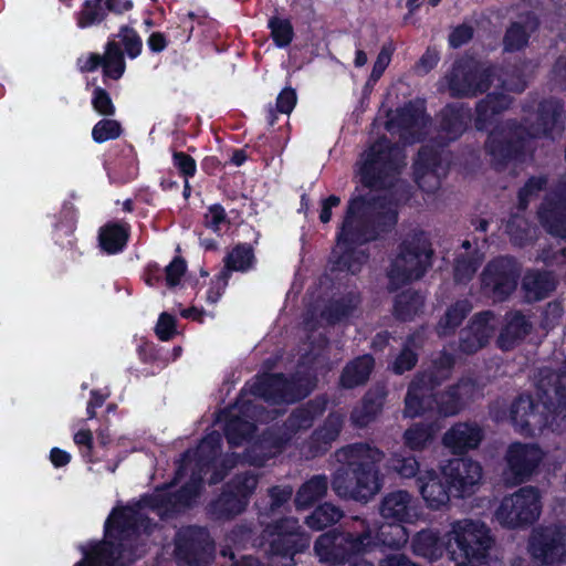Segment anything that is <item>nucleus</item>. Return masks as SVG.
I'll use <instances>...</instances> for the list:
<instances>
[{"mask_svg": "<svg viewBox=\"0 0 566 566\" xmlns=\"http://www.w3.org/2000/svg\"><path fill=\"white\" fill-rule=\"evenodd\" d=\"M441 475L458 496H467L474 493L480 484L482 467L471 459H453L441 467Z\"/></svg>", "mask_w": 566, "mask_h": 566, "instance_id": "13", "label": "nucleus"}, {"mask_svg": "<svg viewBox=\"0 0 566 566\" xmlns=\"http://www.w3.org/2000/svg\"><path fill=\"white\" fill-rule=\"evenodd\" d=\"M485 287H490L496 300H503L516 287V270L510 259L491 262L483 272Z\"/></svg>", "mask_w": 566, "mask_h": 566, "instance_id": "15", "label": "nucleus"}, {"mask_svg": "<svg viewBox=\"0 0 566 566\" xmlns=\"http://www.w3.org/2000/svg\"><path fill=\"white\" fill-rule=\"evenodd\" d=\"M128 239V230L124 226L108 224L101 230L99 242L107 253L120 251Z\"/></svg>", "mask_w": 566, "mask_h": 566, "instance_id": "28", "label": "nucleus"}, {"mask_svg": "<svg viewBox=\"0 0 566 566\" xmlns=\"http://www.w3.org/2000/svg\"><path fill=\"white\" fill-rule=\"evenodd\" d=\"M476 269V262H467L464 260H458L455 264V279L458 281H465L475 273Z\"/></svg>", "mask_w": 566, "mask_h": 566, "instance_id": "58", "label": "nucleus"}, {"mask_svg": "<svg viewBox=\"0 0 566 566\" xmlns=\"http://www.w3.org/2000/svg\"><path fill=\"white\" fill-rule=\"evenodd\" d=\"M358 303V297L352 295L346 304L335 305V308L331 310L327 315L328 322H335L340 319L343 316L348 314Z\"/></svg>", "mask_w": 566, "mask_h": 566, "instance_id": "54", "label": "nucleus"}, {"mask_svg": "<svg viewBox=\"0 0 566 566\" xmlns=\"http://www.w3.org/2000/svg\"><path fill=\"white\" fill-rule=\"evenodd\" d=\"M296 93L292 88H284L277 96L276 107L280 113L290 114L296 104Z\"/></svg>", "mask_w": 566, "mask_h": 566, "instance_id": "52", "label": "nucleus"}, {"mask_svg": "<svg viewBox=\"0 0 566 566\" xmlns=\"http://www.w3.org/2000/svg\"><path fill=\"white\" fill-rule=\"evenodd\" d=\"M268 533L271 552L276 555H293L310 544L307 536L298 532V524L294 518L277 523Z\"/></svg>", "mask_w": 566, "mask_h": 566, "instance_id": "14", "label": "nucleus"}, {"mask_svg": "<svg viewBox=\"0 0 566 566\" xmlns=\"http://www.w3.org/2000/svg\"><path fill=\"white\" fill-rule=\"evenodd\" d=\"M495 327L496 321L491 313L476 315L470 325L467 337L462 340V350L471 354L482 348L493 336Z\"/></svg>", "mask_w": 566, "mask_h": 566, "instance_id": "21", "label": "nucleus"}, {"mask_svg": "<svg viewBox=\"0 0 566 566\" xmlns=\"http://www.w3.org/2000/svg\"><path fill=\"white\" fill-rule=\"evenodd\" d=\"M50 459L55 467H63L70 462L71 455L66 451L53 448L50 453Z\"/></svg>", "mask_w": 566, "mask_h": 566, "instance_id": "62", "label": "nucleus"}, {"mask_svg": "<svg viewBox=\"0 0 566 566\" xmlns=\"http://www.w3.org/2000/svg\"><path fill=\"white\" fill-rule=\"evenodd\" d=\"M368 528L360 536L323 534L315 543V552L326 563H349V566H374L364 558L376 541Z\"/></svg>", "mask_w": 566, "mask_h": 566, "instance_id": "7", "label": "nucleus"}, {"mask_svg": "<svg viewBox=\"0 0 566 566\" xmlns=\"http://www.w3.org/2000/svg\"><path fill=\"white\" fill-rule=\"evenodd\" d=\"M175 319L172 316L163 313L156 325V334L161 340H168L175 334Z\"/></svg>", "mask_w": 566, "mask_h": 566, "instance_id": "51", "label": "nucleus"}, {"mask_svg": "<svg viewBox=\"0 0 566 566\" xmlns=\"http://www.w3.org/2000/svg\"><path fill=\"white\" fill-rule=\"evenodd\" d=\"M444 538V548L450 558L464 559L469 565L484 562L493 543L489 527L471 518L452 522Z\"/></svg>", "mask_w": 566, "mask_h": 566, "instance_id": "5", "label": "nucleus"}, {"mask_svg": "<svg viewBox=\"0 0 566 566\" xmlns=\"http://www.w3.org/2000/svg\"><path fill=\"white\" fill-rule=\"evenodd\" d=\"M390 60L391 51L389 48L384 46L378 53L369 81L377 82L385 72V70L387 69V66L389 65Z\"/></svg>", "mask_w": 566, "mask_h": 566, "instance_id": "47", "label": "nucleus"}, {"mask_svg": "<svg viewBox=\"0 0 566 566\" xmlns=\"http://www.w3.org/2000/svg\"><path fill=\"white\" fill-rule=\"evenodd\" d=\"M528 552L532 557L543 565L559 566L566 563V531L551 526L533 532Z\"/></svg>", "mask_w": 566, "mask_h": 566, "instance_id": "12", "label": "nucleus"}, {"mask_svg": "<svg viewBox=\"0 0 566 566\" xmlns=\"http://www.w3.org/2000/svg\"><path fill=\"white\" fill-rule=\"evenodd\" d=\"M440 475L441 471L424 470L417 478L419 493L431 510H441L450 501L449 489L442 483Z\"/></svg>", "mask_w": 566, "mask_h": 566, "instance_id": "19", "label": "nucleus"}, {"mask_svg": "<svg viewBox=\"0 0 566 566\" xmlns=\"http://www.w3.org/2000/svg\"><path fill=\"white\" fill-rule=\"evenodd\" d=\"M555 277L551 273H528L523 280V287L530 301L542 300L554 290Z\"/></svg>", "mask_w": 566, "mask_h": 566, "instance_id": "25", "label": "nucleus"}, {"mask_svg": "<svg viewBox=\"0 0 566 566\" xmlns=\"http://www.w3.org/2000/svg\"><path fill=\"white\" fill-rule=\"evenodd\" d=\"M431 249L426 237L406 241L391 263L388 276L392 285L421 277L430 264Z\"/></svg>", "mask_w": 566, "mask_h": 566, "instance_id": "9", "label": "nucleus"}, {"mask_svg": "<svg viewBox=\"0 0 566 566\" xmlns=\"http://www.w3.org/2000/svg\"><path fill=\"white\" fill-rule=\"evenodd\" d=\"M159 496L158 494L155 501H145L143 505L137 507L114 510L105 524L106 541L96 545L92 552L85 553V558L75 566H124L125 562L120 560L122 552L113 549V539H118L119 545L124 546V542L128 539L130 534L142 527L147 530V525H144L143 510L145 506L158 507L161 504L158 500Z\"/></svg>", "mask_w": 566, "mask_h": 566, "instance_id": "3", "label": "nucleus"}, {"mask_svg": "<svg viewBox=\"0 0 566 566\" xmlns=\"http://www.w3.org/2000/svg\"><path fill=\"white\" fill-rule=\"evenodd\" d=\"M545 184L546 180L543 177L531 178L524 188L520 191L521 203L524 205L526 200L535 192L539 191Z\"/></svg>", "mask_w": 566, "mask_h": 566, "instance_id": "56", "label": "nucleus"}, {"mask_svg": "<svg viewBox=\"0 0 566 566\" xmlns=\"http://www.w3.org/2000/svg\"><path fill=\"white\" fill-rule=\"evenodd\" d=\"M336 457L343 464L333 480V489L338 496L366 502L380 490L378 472L374 468L384 458L380 450L355 444L343 448Z\"/></svg>", "mask_w": 566, "mask_h": 566, "instance_id": "2", "label": "nucleus"}, {"mask_svg": "<svg viewBox=\"0 0 566 566\" xmlns=\"http://www.w3.org/2000/svg\"><path fill=\"white\" fill-rule=\"evenodd\" d=\"M543 459L542 450L535 444L514 443L506 455L509 472L513 475V483L527 479Z\"/></svg>", "mask_w": 566, "mask_h": 566, "instance_id": "16", "label": "nucleus"}, {"mask_svg": "<svg viewBox=\"0 0 566 566\" xmlns=\"http://www.w3.org/2000/svg\"><path fill=\"white\" fill-rule=\"evenodd\" d=\"M266 384L269 387L275 388L280 391L277 397L269 396V397H266V399L273 400L274 402H276L277 400L292 401L294 399L293 397H290L287 395V389L290 387V384L283 377H281L279 375L271 376L266 379Z\"/></svg>", "mask_w": 566, "mask_h": 566, "instance_id": "46", "label": "nucleus"}, {"mask_svg": "<svg viewBox=\"0 0 566 566\" xmlns=\"http://www.w3.org/2000/svg\"><path fill=\"white\" fill-rule=\"evenodd\" d=\"M432 379L422 376L412 381L406 397L405 415L413 418L433 410L436 403L438 413L452 416L460 410L461 401L472 396L473 385L469 381L461 382L454 391L446 392L437 397L432 394Z\"/></svg>", "mask_w": 566, "mask_h": 566, "instance_id": "6", "label": "nucleus"}, {"mask_svg": "<svg viewBox=\"0 0 566 566\" xmlns=\"http://www.w3.org/2000/svg\"><path fill=\"white\" fill-rule=\"evenodd\" d=\"M205 222L214 232L219 231L221 224L226 223L224 209L218 205L211 206L205 216Z\"/></svg>", "mask_w": 566, "mask_h": 566, "instance_id": "48", "label": "nucleus"}, {"mask_svg": "<svg viewBox=\"0 0 566 566\" xmlns=\"http://www.w3.org/2000/svg\"><path fill=\"white\" fill-rule=\"evenodd\" d=\"M343 516L339 509L332 504H324L317 507L311 516L307 517L306 523L311 528L322 530L331 524L338 522Z\"/></svg>", "mask_w": 566, "mask_h": 566, "instance_id": "34", "label": "nucleus"}, {"mask_svg": "<svg viewBox=\"0 0 566 566\" xmlns=\"http://www.w3.org/2000/svg\"><path fill=\"white\" fill-rule=\"evenodd\" d=\"M405 164V157L399 147H391L381 139L366 150L359 163L360 181L367 187L381 184V178L395 172Z\"/></svg>", "mask_w": 566, "mask_h": 566, "instance_id": "10", "label": "nucleus"}, {"mask_svg": "<svg viewBox=\"0 0 566 566\" xmlns=\"http://www.w3.org/2000/svg\"><path fill=\"white\" fill-rule=\"evenodd\" d=\"M102 65L105 76L118 80L125 72V61L118 44L114 41L108 42L103 56L92 53L80 59L82 71L91 72Z\"/></svg>", "mask_w": 566, "mask_h": 566, "instance_id": "18", "label": "nucleus"}, {"mask_svg": "<svg viewBox=\"0 0 566 566\" xmlns=\"http://www.w3.org/2000/svg\"><path fill=\"white\" fill-rule=\"evenodd\" d=\"M252 263V250L247 245L235 247L226 259V266L234 271H245Z\"/></svg>", "mask_w": 566, "mask_h": 566, "instance_id": "37", "label": "nucleus"}, {"mask_svg": "<svg viewBox=\"0 0 566 566\" xmlns=\"http://www.w3.org/2000/svg\"><path fill=\"white\" fill-rule=\"evenodd\" d=\"M380 406V401L369 402V400H365L363 409L354 411V421L359 426H365L379 411Z\"/></svg>", "mask_w": 566, "mask_h": 566, "instance_id": "45", "label": "nucleus"}, {"mask_svg": "<svg viewBox=\"0 0 566 566\" xmlns=\"http://www.w3.org/2000/svg\"><path fill=\"white\" fill-rule=\"evenodd\" d=\"M537 391L541 406L535 408L531 397H520L512 405V423L525 434H531L544 426H551L554 430L566 428V366L562 375L542 370Z\"/></svg>", "mask_w": 566, "mask_h": 566, "instance_id": "1", "label": "nucleus"}, {"mask_svg": "<svg viewBox=\"0 0 566 566\" xmlns=\"http://www.w3.org/2000/svg\"><path fill=\"white\" fill-rule=\"evenodd\" d=\"M541 495L535 488L525 486L504 496L494 512L499 524L517 528L535 522L541 514Z\"/></svg>", "mask_w": 566, "mask_h": 566, "instance_id": "8", "label": "nucleus"}, {"mask_svg": "<svg viewBox=\"0 0 566 566\" xmlns=\"http://www.w3.org/2000/svg\"><path fill=\"white\" fill-rule=\"evenodd\" d=\"M340 202V199L336 196H331L325 199L322 203V211L319 214V220L323 223H327L332 218V209L337 207Z\"/></svg>", "mask_w": 566, "mask_h": 566, "instance_id": "60", "label": "nucleus"}, {"mask_svg": "<svg viewBox=\"0 0 566 566\" xmlns=\"http://www.w3.org/2000/svg\"><path fill=\"white\" fill-rule=\"evenodd\" d=\"M104 0H86L78 17V25L87 28L104 18Z\"/></svg>", "mask_w": 566, "mask_h": 566, "instance_id": "38", "label": "nucleus"}, {"mask_svg": "<svg viewBox=\"0 0 566 566\" xmlns=\"http://www.w3.org/2000/svg\"><path fill=\"white\" fill-rule=\"evenodd\" d=\"M175 166L187 177L196 172V161L185 153L174 154Z\"/></svg>", "mask_w": 566, "mask_h": 566, "instance_id": "53", "label": "nucleus"}, {"mask_svg": "<svg viewBox=\"0 0 566 566\" xmlns=\"http://www.w3.org/2000/svg\"><path fill=\"white\" fill-rule=\"evenodd\" d=\"M482 440V431L476 424L457 423L443 436V444L454 453L476 448Z\"/></svg>", "mask_w": 566, "mask_h": 566, "instance_id": "22", "label": "nucleus"}, {"mask_svg": "<svg viewBox=\"0 0 566 566\" xmlns=\"http://www.w3.org/2000/svg\"><path fill=\"white\" fill-rule=\"evenodd\" d=\"M256 478L254 475H245L243 478H239L235 484V507L230 509L228 514H238L240 513L245 505L243 499H245L253 490L256 488Z\"/></svg>", "mask_w": 566, "mask_h": 566, "instance_id": "39", "label": "nucleus"}, {"mask_svg": "<svg viewBox=\"0 0 566 566\" xmlns=\"http://www.w3.org/2000/svg\"><path fill=\"white\" fill-rule=\"evenodd\" d=\"M470 311V305L468 302H459L452 307H450L444 317L441 318L438 325V333L440 335H448L455 327H458L468 312Z\"/></svg>", "mask_w": 566, "mask_h": 566, "instance_id": "36", "label": "nucleus"}, {"mask_svg": "<svg viewBox=\"0 0 566 566\" xmlns=\"http://www.w3.org/2000/svg\"><path fill=\"white\" fill-rule=\"evenodd\" d=\"M118 38L126 51V54L130 59H135L139 55L143 48V42L139 35L130 28L124 27L118 33Z\"/></svg>", "mask_w": 566, "mask_h": 566, "instance_id": "43", "label": "nucleus"}, {"mask_svg": "<svg viewBox=\"0 0 566 566\" xmlns=\"http://www.w3.org/2000/svg\"><path fill=\"white\" fill-rule=\"evenodd\" d=\"M510 103L511 99L506 95H489L486 99L480 103L478 106L476 127L479 129H483L485 127L484 122L489 118V116L505 109Z\"/></svg>", "mask_w": 566, "mask_h": 566, "instance_id": "35", "label": "nucleus"}, {"mask_svg": "<svg viewBox=\"0 0 566 566\" xmlns=\"http://www.w3.org/2000/svg\"><path fill=\"white\" fill-rule=\"evenodd\" d=\"M539 219L551 233L566 238V191L546 199L539 210Z\"/></svg>", "mask_w": 566, "mask_h": 566, "instance_id": "20", "label": "nucleus"}, {"mask_svg": "<svg viewBox=\"0 0 566 566\" xmlns=\"http://www.w3.org/2000/svg\"><path fill=\"white\" fill-rule=\"evenodd\" d=\"M536 27V19L530 14L512 23L504 38L505 49L514 51L523 48L527 42L528 34L533 32Z\"/></svg>", "mask_w": 566, "mask_h": 566, "instance_id": "24", "label": "nucleus"}, {"mask_svg": "<svg viewBox=\"0 0 566 566\" xmlns=\"http://www.w3.org/2000/svg\"><path fill=\"white\" fill-rule=\"evenodd\" d=\"M381 566H416L408 558L402 555H392L386 558Z\"/></svg>", "mask_w": 566, "mask_h": 566, "instance_id": "64", "label": "nucleus"}, {"mask_svg": "<svg viewBox=\"0 0 566 566\" xmlns=\"http://www.w3.org/2000/svg\"><path fill=\"white\" fill-rule=\"evenodd\" d=\"M446 544V538L440 539L438 535L430 531L423 530L419 532L412 541V549L417 555H420L430 560H436L442 556Z\"/></svg>", "mask_w": 566, "mask_h": 566, "instance_id": "23", "label": "nucleus"}, {"mask_svg": "<svg viewBox=\"0 0 566 566\" xmlns=\"http://www.w3.org/2000/svg\"><path fill=\"white\" fill-rule=\"evenodd\" d=\"M186 272V263L181 259H175L166 268V282L169 286H175L179 283L180 279Z\"/></svg>", "mask_w": 566, "mask_h": 566, "instance_id": "49", "label": "nucleus"}, {"mask_svg": "<svg viewBox=\"0 0 566 566\" xmlns=\"http://www.w3.org/2000/svg\"><path fill=\"white\" fill-rule=\"evenodd\" d=\"M417 361L415 353L409 348H405L401 354L396 358L392 370L396 374H402L406 370L411 369Z\"/></svg>", "mask_w": 566, "mask_h": 566, "instance_id": "50", "label": "nucleus"}, {"mask_svg": "<svg viewBox=\"0 0 566 566\" xmlns=\"http://www.w3.org/2000/svg\"><path fill=\"white\" fill-rule=\"evenodd\" d=\"M472 29L468 25H460L450 34L449 41L453 48L461 46L472 38Z\"/></svg>", "mask_w": 566, "mask_h": 566, "instance_id": "57", "label": "nucleus"}, {"mask_svg": "<svg viewBox=\"0 0 566 566\" xmlns=\"http://www.w3.org/2000/svg\"><path fill=\"white\" fill-rule=\"evenodd\" d=\"M167 45L166 38L159 32L153 33L148 39V46L154 52L163 51Z\"/></svg>", "mask_w": 566, "mask_h": 566, "instance_id": "63", "label": "nucleus"}, {"mask_svg": "<svg viewBox=\"0 0 566 566\" xmlns=\"http://www.w3.org/2000/svg\"><path fill=\"white\" fill-rule=\"evenodd\" d=\"M437 430L432 426L415 424L406 430L405 444L415 451L422 450L431 442Z\"/></svg>", "mask_w": 566, "mask_h": 566, "instance_id": "32", "label": "nucleus"}, {"mask_svg": "<svg viewBox=\"0 0 566 566\" xmlns=\"http://www.w3.org/2000/svg\"><path fill=\"white\" fill-rule=\"evenodd\" d=\"M530 331L524 316L512 314L507 317V323L500 334L499 345L502 349L512 348L520 339H522Z\"/></svg>", "mask_w": 566, "mask_h": 566, "instance_id": "27", "label": "nucleus"}, {"mask_svg": "<svg viewBox=\"0 0 566 566\" xmlns=\"http://www.w3.org/2000/svg\"><path fill=\"white\" fill-rule=\"evenodd\" d=\"M423 306V297L413 291L402 292L395 302V314L400 319H411Z\"/></svg>", "mask_w": 566, "mask_h": 566, "instance_id": "29", "label": "nucleus"}, {"mask_svg": "<svg viewBox=\"0 0 566 566\" xmlns=\"http://www.w3.org/2000/svg\"><path fill=\"white\" fill-rule=\"evenodd\" d=\"M327 491V481L323 476H315L305 483L296 496V504L305 507L322 497Z\"/></svg>", "mask_w": 566, "mask_h": 566, "instance_id": "33", "label": "nucleus"}, {"mask_svg": "<svg viewBox=\"0 0 566 566\" xmlns=\"http://www.w3.org/2000/svg\"><path fill=\"white\" fill-rule=\"evenodd\" d=\"M470 116L467 112L453 106L447 107L442 113V129L449 139L457 138L465 128Z\"/></svg>", "mask_w": 566, "mask_h": 566, "instance_id": "30", "label": "nucleus"}, {"mask_svg": "<svg viewBox=\"0 0 566 566\" xmlns=\"http://www.w3.org/2000/svg\"><path fill=\"white\" fill-rule=\"evenodd\" d=\"M400 116L405 122L407 129H413L424 122L423 115L420 111L417 112V114H411L410 109L407 107L401 111Z\"/></svg>", "mask_w": 566, "mask_h": 566, "instance_id": "59", "label": "nucleus"}, {"mask_svg": "<svg viewBox=\"0 0 566 566\" xmlns=\"http://www.w3.org/2000/svg\"><path fill=\"white\" fill-rule=\"evenodd\" d=\"M269 27L272 31L273 40L280 48L286 46L293 39V28L287 20L273 18L269 22Z\"/></svg>", "mask_w": 566, "mask_h": 566, "instance_id": "41", "label": "nucleus"}, {"mask_svg": "<svg viewBox=\"0 0 566 566\" xmlns=\"http://www.w3.org/2000/svg\"><path fill=\"white\" fill-rule=\"evenodd\" d=\"M374 366V359L365 355L348 364L343 371L340 381L344 387L353 388L364 384Z\"/></svg>", "mask_w": 566, "mask_h": 566, "instance_id": "26", "label": "nucleus"}, {"mask_svg": "<svg viewBox=\"0 0 566 566\" xmlns=\"http://www.w3.org/2000/svg\"><path fill=\"white\" fill-rule=\"evenodd\" d=\"M489 76L488 70L475 65L457 64L449 77V87L454 95H473L488 88L485 80Z\"/></svg>", "mask_w": 566, "mask_h": 566, "instance_id": "17", "label": "nucleus"}, {"mask_svg": "<svg viewBox=\"0 0 566 566\" xmlns=\"http://www.w3.org/2000/svg\"><path fill=\"white\" fill-rule=\"evenodd\" d=\"M212 551H213L212 546L210 544H207L205 547H202L199 558H197L196 556H192L188 559L189 565H191V566L208 565L212 558Z\"/></svg>", "mask_w": 566, "mask_h": 566, "instance_id": "61", "label": "nucleus"}, {"mask_svg": "<svg viewBox=\"0 0 566 566\" xmlns=\"http://www.w3.org/2000/svg\"><path fill=\"white\" fill-rule=\"evenodd\" d=\"M513 136H520V133L512 132V129H502L501 132H493L486 143V147L494 158L509 157L514 150Z\"/></svg>", "mask_w": 566, "mask_h": 566, "instance_id": "31", "label": "nucleus"}, {"mask_svg": "<svg viewBox=\"0 0 566 566\" xmlns=\"http://www.w3.org/2000/svg\"><path fill=\"white\" fill-rule=\"evenodd\" d=\"M390 468L400 476L410 479L419 472V463L413 457H402L395 454L390 459Z\"/></svg>", "mask_w": 566, "mask_h": 566, "instance_id": "42", "label": "nucleus"}, {"mask_svg": "<svg viewBox=\"0 0 566 566\" xmlns=\"http://www.w3.org/2000/svg\"><path fill=\"white\" fill-rule=\"evenodd\" d=\"M563 112V106L559 102L556 101H549L542 105V119L544 120L545 125H547V122L556 123L557 118L560 116Z\"/></svg>", "mask_w": 566, "mask_h": 566, "instance_id": "55", "label": "nucleus"}, {"mask_svg": "<svg viewBox=\"0 0 566 566\" xmlns=\"http://www.w3.org/2000/svg\"><path fill=\"white\" fill-rule=\"evenodd\" d=\"M379 207H381L379 205ZM378 208V203H370L361 198L350 200L345 220L337 238L335 252H345L349 244H360L374 240L376 234L367 230V217Z\"/></svg>", "mask_w": 566, "mask_h": 566, "instance_id": "11", "label": "nucleus"}, {"mask_svg": "<svg viewBox=\"0 0 566 566\" xmlns=\"http://www.w3.org/2000/svg\"><path fill=\"white\" fill-rule=\"evenodd\" d=\"M92 105L94 109L101 115L111 116L115 113V106L108 93L101 87H96L94 90Z\"/></svg>", "mask_w": 566, "mask_h": 566, "instance_id": "44", "label": "nucleus"}, {"mask_svg": "<svg viewBox=\"0 0 566 566\" xmlns=\"http://www.w3.org/2000/svg\"><path fill=\"white\" fill-rule=\"evenodd\" d=\"M380 516L388 523V528L394 531V536L381 527L375 533V539L389 547H400L408 541L405 524H415L422 516V509L417 499L405 490H396L387 493L379 505Z\"/></svg>", "mask_w": 566, "mask_h": 566, "instance_id": "4", "label": "nucleus"}, {"mask_svg": "<svg viewBox=\"0 0 566 566\" xmlns=\"http://www.w3.org/2000/svg\"><path fill=\"white\" fill-rule=\"evenodd\" d=\"M122 134L120 124L114 119H102L92 129V137L96 143H104L115 139Z\"/></svg>", "mask_w": 566, "mask_h": 566, "instance_id": "40", "label": "nucleus"}]
</instances>
